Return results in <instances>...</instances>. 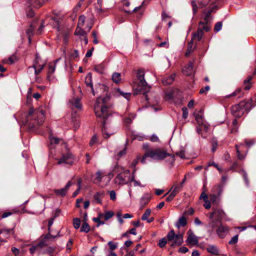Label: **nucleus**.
I'll return each instance as SVG.
<instances>
[{
  "label": "nucleus",
  "instance_id": "nucleus-30",
  "mask_svg": "<svg viewBox=\"0 0 256 256\" xmlns=\"http://www.w3.org/2000/svg\"><path fill=\"white\" fill-rule=\"evenodd\" d=\"M195 120L197 122V126H200L202 124H204L207 123L205 120H204V116L202 114H194Z\"/></svg>",
  "mask_w": 256,
  "mask_h": 256
},
{
  "label": "nucleus",
  "instance_id": "nucleus-26",
  "mask_svg": "<svg viewBox=\"0 0 256 256\" xmlns=\"http://www.w3.org/2000/svg\"><path fill=\"white\" fill-rule=\"evenodd\" d=\"M18 60L17 57L16 55L12 54L8 58H4L2 60V63L12 64Z\"/></svg>",
  "mask_w": 256,
  "mask_h": 256
},
{
  "label": "nucleus",
  "instance_id": "nucleus-41",
  "mask_svg": "<svg viewBox=\"0 0 256 256\" xmlns=\"http://www.w3.org/2000/svg\"><path fill=\"white\" fill-rule=\"evenodd\" d=\"M90 231V226L86 222H84L80 229V232L88 233Z\"/></svg>",
  "mask_w": 256,
  "mask_h": 256
},
{
  "label": "nucleus",
  "instance_id": "nucleus-11",
  "mask_svg": "<svg viewBox=\"0 0 256 256\" xmlns=\"http://www.w3.org/2000/svg\"><path fill=\"white\" fill-rule=\"evenodd\" d=\"M110 174H109V176H108L104 172L98 170L96 174V178L94 182L98 185H100L102 182H105L104 186H106L110 182Z\"/></svg>",
  "mask_w": 256,
  "mask_h": 256
},
{
  "label": "nucleus",
  "instance_id": "nucleus-8",
  "mask_svg": "<svg viewBox=\"0 0 256 256\" xmlns=\"http://www.w3.org/2000/svg\"><path fill=\"white\" fill-rule=\"evenodd\" d=\"M168 242H172V247L178 246L182 244L183 240V234H175L174 230H172L166 235Z\"/></svg>",
  "mask_w": 256,
  "mask_h": 256
},
{
  "label": "nucleus",
  "instance_id": "nucleus-20",
  "mask_svg": "<svg viewBox=\"0 0 256 256\" xmlns=\"http://www.w3.org/2000/svg\"><path fill=\"white\" fill-rule=\"evenodd\" d=\"M229 229L228 227L224 225H220L216 230V234L220 238H224L228 233Z\"/></svg>",
  "mask_w": 256,
  "mask_h": 256
},
{
  "label": "nucleus",
  "instance_id": "nucleus-43",
  "mask_svg": "<svg viewBox=\"0 0 256 256\" xmlns=\"http://www.w3.org/2000/svg\"><path fill=\"white\" fill-rule=\"evenodd\" d=\"M44 64H41V65L36 64L32 66V68H34V73L36 75H37L41 72L42 70L44 68Z\"/></svg>",
  "mask_w": 256,
  "mask_h": 256
},
{
  "label": "nucleus",
  "instance_id": "nucleus-44",
  "mask_svg": "<svg viewBox=\"0 0 256 256\" xmlns=\"http://www.w3.org/2000/svg\"><path fill=\"white\" fill-rule=\"evenodd\" d=\"M82 27L77 26L74 32V34L76 35L86 36V32L82 29Z\"/></svg>",
  "mask_w": 256,
  "mask_h": 256
},
{
  "label": "nucleus",
  "instance_id": "nucleus-39",
  "mask_svg": "<svg viewBox=\"0 0 256 256\" xmlns=\"http://www.w3.org/2000/svg\"><path fill=\"white\" fill-rule=\"evenodd\" d=\"M105 68V66L104 63H101L99 64L96 65L94 67V70L96 72L99 74H102Z\"/></svg>",
  "mask_w": 256,
  "mask_h": 256
},
{
  "label": "nucleus",
  "instance_id": "nucleus-61",
  "mask_svg": "<svg viewBox=\"0 0 256 256\" xmlns=\"http://www.w3.org/2000/svg\"><path fill=\"white\" fill-rule=\"evenodd\" d=\"M244 142L246 146L250 147L254 144V141L253 140H245Z\"/></svg>",
  "mask_w": 256,
  "mask_h": 256
},
{
  "label": "nucleus",
  "instance_id": "nucleus-6",
  "mask_svg": "<svg viewBox=\"0 0 256 256\" xmlns=\"http://www.w3.org/2000/svg\"><path fill=\"white\" fill-rule=\"evenodd\" d=\"M114 172L118 173L114 179V182L116 184L124 185L130 182L131 175L130 170H124L122 167L116 166Z\"/></svg>",
  "mask_w": 256,
  "mask_h": 256
},
{
  "label": "nucleus",
  "instance_id": "nucleus-64",
  "mask_svg": "<svg viewBox=\"0 0 256 256\" xmlns=\"http://www.w3.org/2000/svg\"><path fill=\"white\" fill-rule=\"evenodd\" d=\"M110 196L111 200L114 201L116 200V193L114 190H110Z\"/></svg>",
  "mask_w": 256,
  "mask_h": 256
},
{
  "label": "nucleus",
  "instance_id": "nucleus-15",
  "mask_svg": "<svg viewBox=\"0 0 256 256\" xmlns=\"http://www.w3.org/2000/svg\"><path fill=\"white\" fill-rule=\"evenodd\" d=\"M236 148L238 159L240 160H244L246 155V152H245V146L243 144H236Z\"/></svg>",
  "mask_w": 256,
  "mask_h": 256
},
{
  "label": "nucleus",
  "instance_id": "nucleus-25",
  "mask_svg": "<svg viewBox=\"0 0 256 256\" xmlns=\"http://www.w3.org/2000/svg\"><path fill=\"white\" fill-rule=\"evenodd\" d=\"M175 78V74H172L162 78V81L164 85L166 86L172 84Z\"/></svg>",
  "mask_w": 256,
  "mask_h": 256
},
{
  "label": "nucleus",
  "instance_id": "nucleus-55",
  "mask_svg": "<svg viewBox=\"0 0 256 256\" xmlns=\"http://www.w3.org/2000/svg\"><path fill=\"white\" fill-rule=\"evenodd\" d=\"M142 8V6H138V7H136L132 11H131V10H126L124 9V10L126 12V13H128V14H132L133 12H138V10H141V8Z\"/></svg>",
  "mask_w": 256,
  "mask_h": 256
},
{
  "label": "nucleus",
  "instance_id": "nucleus-60",
  "mask_svg": "<svg viewBox=\"0 0 256 256\" xmlns=\"http://www.w3.org/2000/svg\"><path fill=\"white\" fill-rule=\"evenodd\" d=\"M60 139L56 137H52L50 138L51 144H58L60 142Z\"/></svg>",
  "mask_w": 256,
  "mask_h": 256
},
{
  "label": "nucleus",
  "instance_id": "nucleus-53",
  "mask_svg": "<svg viewBox=\"0 0 256 256\" xmlns=\"http://www.w3.org/2000/svg\"><path fill=\"white\" fill-rule=\"evenodd\" d=\"M222 22H218L215 24L214 30L215 32H218L222 29Z\"/></svg>",
  "mask_w": 256,
  "mask_h": 256
},
{
  "label": "nucleus",
  "instance_id": "nucleus-3",
  "mask_svg": "<svg viewBox=\"0 0 256 256\" xmlns=\"http://www.w3.org/2000/svg\"><path fill=\"white\" fill-rule=\"evenodd\" d=\"M142 148L145 150L144 154L140 160L141 162L143 164L146 162V160L148 158L154 160H162L166 157L171 156L174 160V156L168 154L162 148H150L148 144H144L142 145Z\"/></svg>",
  "mask_w": 256,
  "mask_h": 256
},
{
  "label": "nucleus",
  "instance_id": "nucleus-33",
  "mask_svg": "<svg viewBox=\"0 0 256 256\" xmlns=\"http://www.w3.org/2000/svg\"><path fill=\"white\" fill-rule=\"evenodd\" d=\"M187 224L186 218L183 216L180 217L176 224V226L180 228V226H184Z\"/></svg>",
  "mask_w": 256,
  "mask_h": 256
},
{
  "label": "nucleus",
  "instance_id": "nucleus-49",
  "mask_svg": "<svg viewBox=\"0 0 256 256\" xmlns=\"http://www.w3.org/2000/svg\"><path fill=\"white\" fill-rule=\"evenodd\" d=\"M85 18H86L85 16L83 15L80 16L77 26L82 27L84 25V23L85 22Z\"/></svg>",
  "mask_w": 256,
  "mask_h": 256
},
{
  "label": "nucleus",
  "instance_id": "nucleus-34",
  "mask_svg": "<svg viewBox=\"0 0 256 256\" xmlns=\"http://www.w3.org/2000/svg\"><path fill=\"white\" fill-rule=\"evenodd\" d=\"M114 215V212L112 211H107L104 214L100 213L99 214V216L100 217H102L105 220H108L112 217Z\"/></svg>",
  "mask_w": 256,
  "mask_h": 256
},
{
  "label": "nucleus",
  "instance_id": "nucleus-13",
  "mask_svg": "<svg viewBox=\"0 0 256 256\" xmlns=\"http://www.w3.org/2000/svg\"><path fill=\"white\" fill-rule=\"evenodd\" d=\"M57 236L52 235L50 232H48L46 235L41 236V239L38 242V244L43 248L47 245L54 242V239L56 238Z\"/></svg>",
  "mask_w": 256,
  "mask_h": 256
},
{
  "label": "nucleus",
  "instance_id": "nucleus-42",
  "mask_svg": "<svg viewBox=\"0 0 256 256\" xmlns=\"http://www.w3.org/2000/svg\"><path fill=\"white\" fill-rule=\"evenodd\" d=\"M55 251V248L52 246H49L46 248L45 250H42V254H48L50 256H52L54 252Z\"/></svg>",
  "mask_w": 256,
  "mask_h": 256
},
{
  "label": "nucleus",
  "instance_id": "nucleus-17",
  "mask_svg": "<svg viewBox=\"0 0 256 256\" xmlns=\"http://www.w3.org/2000/svg\"><path fill=\"white\" fill-rule=\"evenodd\" d=\"M85 84L88 88H90V92L95 95L94 91L93 88V84L92 82V74L90 72L88 74L85 78Z\"/></svg>",
  "mask_w": 256,
  "mask_h": 256
},
{
  "label": "nucleus",
  "instance_id": "nucleus-9",
  "mask_svg": "<svg viewBox=\"0 0 256 256\" xmlns=\"http://www.w3.org/2000/svg\"><path fill=\"white\" fill-rule=\"evenodd\" d=\"M76 160L74 156L70 151L67 150L66 152L62 153L60 158L57 159L58 164H68L72 166Z\"/></svg>",
  "mask_w": 256,
  "mask_h": 256
},
{
  "label": "nucleus",
  "instance_id": "nucleus-32",
  "mask_svg": "<svg viewBox=\"0 0 256 256\" xmlns=\"http://www.w3.org/2000/svg\"><path fill=\"white\" fill-rule=\"evenodd\" d=\"M70 102L72 104V106L76 108L77 109L80 110L82 108V104L79 98L72 99Z\"/></svg>",
  "mask_w": 256,
  "mask_h": 256
},
{
  "label": "nucleus",
  "instance_id": "nucleus-14",
  "mask_svg": "<svg viewBox=\"0 0 256 256\" xmlns=\"http://www.w3.org/2000/svg\"><path fill=\"white\" fill-rule=\"evenodd\" d=\"M197 132L201 136L204 138H206L208 137V133L210 130V125L208 123L204 124L200 126H196Z\"/></svg>",
  "mask_w": 256,
  "mask_h": 256
},
{
  "label": "nucleus",
  "instance_id": "nucleus-16",
  "mask_svg": "<svg viewBox=\"0 0 256 256\" xmlns=\"http://www.w3.org/2000/svg\"><path fill=\"white\" fill-rule=\"evenodd\" d=\"M187 234H188V236L186 240L187 244L191 246L197 244L198 242V238L194 234L192 230H188Z\"/></svg>",
  "mask_w": 256,
  "mask_h": 256
},
{
  "label": "nucleus",
  "instance_id": "nucleus-28",
  "mask_svg": "<svg viewBox=\"0 0 256 256\" xmlns=\"http://www.w3.org/2000/svg\"><path fill=\"white\" fill-rule=\"evenodd\" d=\"M220 196L216 195V194H210L209 196L210 202L214 204H218L220 202Z\"/></svg>",
  "mask_w": 256,
  "mask_h": 256
},
{
  "label": "nucleus",
  "instance_id": "nucleus-1",
  "mask_svg": "<svg viewBox=\"0 0 256 256\" xmlns=\"http://www.w3.org/2000/svg\"><path fill=\"white\" fill-rule=\"evenodd\" d=\"M108 100V98L106 97H98L94 106V110L96 116L103 119L102 132L103 136L105 138H108L114 133V130L108 129L106 126L107 122L112 121L114 114L107 106Z\"/></svg>",
  "mask_w": 256,
  "mask_h": 256
},
{
  "label": "nucleus",
  "instance_id": "nucleus-5",
  "mask_svg": "<svg viewBox=\"0 0 256 256\" xmlns=\"http://www.w3.org/2000/svg\"><path fill=\"white\" fill-rule=\"evenodd\" d=\"M252 99L241 101L231 107V113L236 118H240L245 112H248L253 107Z\"/></svg>",
  "mask_w": 256,
  "mask_h": 256
},
{
  "label": "nucleus",
  "instance_id": "nucleus-47",
  "mask_svg": "<svg viewBox=\"0 0 256 256\" xmlns=\"http://www.w3.org/2000/svg\"><path fill=\"white\" fill-rule=\"evenodd\" d=\"M80 220L79 218H74L73 219V226L74 228L78 229L80 226Z\"/></svg>",
  "mask_w": 256,
  "mask_h": 256
},
{
  "label": "nucleus",
  "instance_id": "nucleus-62",
  "mask_svg": "<svg viewBox=\"0 0 256 256\" xmlns=\"http://www.w3.org/2000/svg\"><path fill=\"white\" fill-rule=\"evenodd\" d=\"M182 118L184 119L186 118H188V108H182Z\"/></svg>",
  "mask_w": 256,
  "mask_h": 256
},
{
  "label": "nucleus",
  "instance_id": "nucleus-50",
  "mask_svg": "<svg viewBox=\"0 0 256 256\" xmlns=\"http://www.w3.org/2000/svg\"><path fill=\"white\" fill-rule=\"evenodd\" d=\"M100 218H103L102 217H100L99 216L97 218H94L92 220L94 222L97 223V226H99L100 225H102L104 224V222L100 220Z\"/></svg>",
  "mask_w": 256,
  "mask_h": 256
},
{
  "label": "nucleus",
  "instance_id": "nucleus-24",
  "mask_svg": "<svg viewBox=\"0 0 256 256\" xmlns=\"http://www.w3.org/2000/svg\"><path fill=\"white\" fill-rule=\"evenodd\" d=\"M194 64L190 62L188 65L184 66L182 68L183 73L186 76H190L193 73Z\"/></svg>",
  "mask_w": 256,
  "mask_h": 256
},
{
  "label": "nucleus",
  "instance_id": "nucleus-2",
  "mask_svg": "<svg viewBox=\"0 0 256 256\" xmlns=\"http://www.w3.org/2000/svg\"><path fill=\"white\" fill-rule=\"evenodd\" d=\"M45 120V112L42 108H30L26 116V125L30 129L37 128Z\"/></svg>",
  "mask_w": 256,
  "mask_h": 256
},
{
  "label": "nucleus",
  "instance_id": "nucleus-27",
  "mask_svg": "<svg viewBox=\"0 0 256 256\" xmlns=\"http://www.w3.org/2000/svg\"><path fill=\"white\" fill-rule=\"evenodd\" d=\"M207 251L213 254L219 255V250L217 247L214 245H209L206 248Z\"/></svg>",
  "mask_w": 256,
  "mask_h": 256
},
{
  "label": "nucleus",
  "instance_id": "nucleus-12",
  "mask_svg": "<svg viewBox=\"0 0 256 256\" xmlns=\"http://www.w3.org/2000/svg\"><path fill=\"white\" fill-rule=\"evenodd\" d=\"M210 2V0H198L197 2L195 0H192L191 2V5L194 15L196 14L198 8H202L206 7Z\"/></svg>",
  "mask_w": 256,
  "mask_h": 256
},
{
  "label": "nucleus",
  "instance_id": "nucleus-4",
  "mask_svg": "<svg viewBox=\"0 0 256 256\" xmlns=\"http://www.w3.org/2000/svg\"><path fill=\"white\" fill-rule=\"evenodd\" d=\"M136 78L133 81L132 88L134 94L138 95L139 94H145L148 92L151 87L148 84L144 79L145 72L142 68H139L136 72Z\"/></svg>",
  "mask_w": 256,
  "mask_h": 256
},
{
  "label": "nucleus",
  "instance_id": "nucleus-56",
  "mask_svg": "<svg viewBox=\"0 0 256 256\" xmlns=\"http://www.w3.org/2000/svg\"><path fill=\"white\" fill-rule=\"evenodd\" d=\"M130 182H134V186H141L140 182L134 180V174L132 176H130Z\"/></svg>",
  "mask_w": 256,
  "mask_h": 256
},
{
  "label": "nucleus",
  "instance_id": "nucleus-40",
  "mask_svg": "<svg viewBox=\"0 0 256 256\" xmlns=\"http://www.w3.org/2000/svg\"><path fill=\"white\" fill-rule=\"evenodd\" d=\"M112 78L114 82L118 84L121 81V74L118 72H114L112 74Z\"/></svg>",
  "mask_w": 256,
  "mask_h": 256
},
{
  "label": "nucleus",
  "instance_id": "nucleus-37",
  "mask_svg": "<svg viewBox=\"0 0 256 256\" xmlns=\"http://www.w3.org/2000/svg\"><path fill=\"white\" fill-rule=\"evenodd\" d=\"M150 199V196L148 194H144L141 198L140 203L142 206L147 204Z\"/></svg>",
  "mask_w": 256,
  "mask_h": 256
},
{
  "label": "nucleus",
  "instance_id": "nucleus-46",
  "mask_svg": "<svg viewBox=\"0 0 256 256\" xmlns=\"http://www.w3.org/2000/svg\"><path fill=\"white\" fill-rule=\"evenodd\" d=\"M182 188V184H174L172 188V192H174L175 194H178L180 192Z\"/></svg>",
  "mask_w": 256,
  "mask_h": 256
},
{
  "label": "nucleus",
  "instance_id": "nucleus-29",
  "mask_svg": "<svg viewBox=\"0 0 256 256\" xmlns=\"http://www.w3.org/2000/svg\"><path fill=\"white\" fill-rule=\"evenodd\" d=\"M252 79V76H249L248 77V78L245 80L244 82V90H249L252 86V84L251 82V80Z\"/></svg>",
  "mask_w": 256,
  "mask_h": 256
},
{
  "label": "nucleus",
  "instance_id": "nucleus-7",
  "mask_svg": "<svg viewBox=\"0 0 256 256\" xmlns=\"http://www.w3.org/2000/svg\"><path fill=\"white\" fill-rule=\"evenodd\" d=\"M226 216L225 212L219 208L214 209L212 212L210 214L209 218L212 219V222L210 223V225L212 228L216 226V222H220Z\"/></svg>",
  "mask_w": 256,
  "mask_h": 256
},
{
  "label": "nucleus",
  "instance_id": "nucleus-23",
  "mask_svg": "<svg viewBox=\"0 0 256 256\" xmlns=\"http://www.w3.org/2000/svg\"><path fill=\"white\" fill-rule=\"evenodd\" d=\"M151 210L149 208L146 210L144 214L142 216L141 219L142 220H146L148 223H150L154 220V217L148 218L151 214Z\"/></svg>",
  "mask_w": 256,
  "mask_h": 256
},
{
  "label": "nucleus",
  "instance_id": "nucleus-38",
  "mask_svg": "<svg viewBox=\"0 0 256 256\" xmlns=\"http://www.w3.org/2000/svg\"><path fill=\"white\" fill-rule=\"evenodd\" d=\"M194 49L195 48L193 46V41L191 40L188 44L187 50L185 54L186 56H189Z\"/></svg>",
  "mask_w": 256,
  "mask_h": 256
},
{
  "label": "nucleus",
  "instance_id": "nucleus-51",
  "mask_svg": "<svg viewBox=\"0 0 256 256\" xmlns=\"http://www.w3.org/2000/svg\"><path fill=\"white\" fill-rule=\"evenodd\" d=\"M72 122H73L74 124V128H78L80 126V120L78 118H77L76 117H74V116L72 118Z\"/></svg>",
  "mask_w": 256,
  "mask_h": 256
},
{
  "label": "nucleus",
  "instance_id": "nucleus-58",
  "mask_svg": "<svg viewBox=\"0 0 256 256\" xmlns=\"http://www.w3.org/2000/svg\"><path fill=\"white\" fill-rule=\"evenodd\" d=\"M238 240V235L234 236L231 240L229 241L228 244H236Z\"/></svg>",
  "mask_w": 256,
  "mask_h": 256
},
{
  "label": "nucleus",
  "instance_id": "nucleus-63",
  "mask_svg": "<svg viewBox=\"0 0 256 256\" xmlns=\"http://www.w3.org/2000/svg\"><path fill=\"white\" fill-rule=\"evenodd\" d=\"M210 89V88L208 86H206L204 88H202L200 90V94H203L206 93Z\"/></svg>",
  "mask_w": 256,
  "mask_h": 256
},
{
  "label": "nucleus",
  "instance_id": "nucleus-21",
  "mask_svg": "<svg viewBox=\"0 0 256 256\" xmlns=\"http://www.w3.org/2000/svg\"><path fill=\"white\" fill-rule=\"evenodd\" d=\"M104 194L105 193L104 191L96 192L93 196L94 201L97 204H102Z\"/></svg>",
  "mask_w": 256,
  "mask_h": 256
},
{
  "label": "nucleus",
  "instance_id": "nucleus-35",
  "mask_svg": "<svg viewBox=\"0 0 256 256\" xmlns=\"http://www.w3.org/2000/svg\"><path fill=\"white\" fill-rule=\"evenodd\" d=\"M46 0H30V4L34 7L38 8L40 7Z\"/></svg>",
  "mask_w": 256,
  "mask_h": 256
},
{
  "label": "nucleus",
  "instance_id": "nucleus-31",
  "mask_svg": "<svg viewBox=\"0 0 256 256\" xmlns=\"http://www.w3.org/2000/svg\"><path fill=\"white\" fill-rule=\"evenodd\" d=\"M60 60V58L57 59L56 60L54 64H48V77L49 78L50 76V75L52 74L56 69V63Z\"/></svg>",
  "mask_w": 256,
  "mask_h": 256
},
{
  "label": "nucleus",
  "instance_id": "nucleus-48",
  "mask_svg": "<svg viewBox=\"0 0 256 256\" xmlns=\"http://www.w3.org/2000/svg\"><path fill=\"white\" fill-rule=\"evenodd\" d=\"M168 241V240L167 237L163 238H162L160 240L158 245L160 248H162L165 246Z\"/></svg>",
  "mask_w": 256,
  "mask_h": 256
},
{
  "label": "nucleus",
  "instance_id": "nucleus-52",
  "mask_svg": "<svg viewBox=\"0 0 256 256\" xmlns=\"http://www.w3.org/2000/svg\"><path fill=\"white\" fill-rule=\"evenodd\" d=\"M97 141H98V137L96 135H94L90 140V142L89 143L90 146H94V144H96L97 142Z\"/></svg>",
  "mask_w": 256,
  "mask_h": 256
},
{
  "label": "nucleus",
  "instance_id": "nucleus-54",
  "mask_svg": "<svg viewBox=\"0 0 256 256\" xmlns=\"http://www.w3.org/2000/svg\"><path fill=\"white\" fill-rule=\"evenodd\" d=\"M116 217L118 218V222H120V224H123L124 222V221L122 218V214L121 212H118L116 213Z\"/></svg>",
  "mask_w": 256,
  "mask_h": 256
},
{
  "label": "nucleus",
  "instance_id": "nucleus-10",
  "mask_svg": "<svg viewBox=\"0 0 256 256\" xmlns=\"http://www.w3.org/2000/svg\"><path fill=\"white\" fill-rule=\"evenodd\" d=\"M210 30L208 25L204 24V22L200 21L198 23V28L196 32L193 34L192 40H198L200 41L203 36V31L208 32Z\"/></svg>",
  "mask_w": 256,
  "mask_h": 256
},
{
  "label": "nucleus",
  "instance_id": "nucleus-45",
  "mask_svg": "<svg viewBox=\"0 0 256 256\" xmlns=\"http://www.w3.org/2000/svg\"><path fill=\"white\" fill-rule=\"evenodd\" d=\"M136 115L134 114H130L128 116L124 119V122L126 124H130L134 118H135Z\"/></svg>",
  "mask_w": 256,
  "mask_h": 256
},
{
  "label": "nucleus",
  "instance_id": "nucleus-19",
  "mask_svg": "<svg viewBox=\"0 0 256 256\" xmlns=\"http://www.w3.org/2000/svg\"><path fill=\"white\" fill-rule=\"evenodd\" d=\"M217 9V6H214L212 8H210L208 10H204L203 12L205 14V16L204 18V24L208 25V23L210 20V18L211 16L212 13L214 12V10Z\"/></svg>",
  "mask_w": 256,
  "mask_h": 256
},
{
  "label": "nucleus",
  "instance_id": "nucleus-22",
  "mask_svg": "<svg viewBox=\"0 0 256 256\" xmlns=\"http://www.w3.org/2000/svg\"><path fill=\"white\" fill-rule=\"evenodd\" d=\"M42 247L38 243L36 245L32 246L30 248V252L33 254L35 252H37L38 254H42Z\"/></svg>",
  "mask_w": 256,
  "mask_h": 256
},
{
  "label": "nucleus",
  "instance_id": "nucleus-57",
  "mask_svg": "<svg viewBox=\"0 0 256 256\" xmlns=\"http://www.w3.org/2000/svg\"><path fill=\"white\" fill-rule=\"evenodd\" d=\"M176 195V194H175L174 192H172L166 198V201L168 202L172 201Z\"/></svg>",
  "mask_w": 256,
  "mask_h": 256
},
{
  "label": "nucleus",
  "instance_id": "nucleus-59",
  "mask_svg": "<svg viewBox=\"0 0 256 256\" xmlns=\"http://www.w3.org/2000/svg\"><path fill=\"white\" fill-rule=\"evenodd\" d=\"M236 92L238 95V98H242L244 96V92H242L241 88H238L235 90Z\"/></svg>",
  "mask_w": 256,
  "mask_h": 256
},
{
  "label": "nucleus",
  "instance_id": "nucleus-36",
  "mask_svg": "<svg viewBox=\"0 0 256 256\" xmlns=\"http://www.w3.org/2000/svg\"><path fill=\"white\" fill-rule=\"evenodd\" d=\"M212 194H216V195L220 196L222 192V188L221 185L214 186L212 190Z\"/></svg>",
  "mask_w": 256,
  "mask_h": 256
},
{
  "label": "nucleus",
  "instance_id": "nucleus-18",
  "mask_svg": "<svg viewBox=\"0 0 256 256\" xmlns=\"http://www.w3.org/2000/svg\"><path fill=\"white\" fill-rule=\"evenodd\" d=\"M72 184V182L70 181H68L64 188L60 190L55 189L54 190V192L58 196H60L62 197L64 196H66L68 190Z\"/></svg>",
  "mask_w": 256,
  "mask_h": 256
}]
</instances>
